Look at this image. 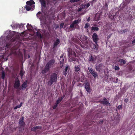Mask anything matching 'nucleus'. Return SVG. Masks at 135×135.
I'll use <instances>...</instances> for the list:
<instances>
[{
    "mask_svg": "<svg viewBox=\"0 0 135 135\" xmlns=\"http://www.w3.org/2000/svg\"><path fill=\"white\" fill-rule=\"evenodd\" d=\"M55 62L54 59H52L50 60L46 65L44 69L42 70V73L44 74L49 71L50 68L53 66Z\"/></svg>",
    "mask_w": 135,
    "mask_h": 135,
    "instance_id": "1",
    "label": "nucleus"
},
{
    "mask_svg": "<svg viewBox=\"0 0 135 135\" xmlns=\"http://www.w3.org/2000/svg\"><path fill=\"white\" fill-rule=\"evenodd\" d=\"M92 38L93 41L95 43V44H93V48L95 51L97 52L99 48V46L97 44V43L99 39L97 34L95 33H94L92 36Z\"/></svg>",
    "mask_w": 135,
    "mask_h": 135,
    "instance_id": "2",
    "label": "nucleus"
},
{
    "mask_svg": "<svg viewBox=\"0 0 135 135\" xmlns=\"http://www.w3.org/2000/svg\"><path fill=\"white\" fill-rule=\"evenodd\" d=\"M57 74L55 73H52L50 76L49 81L47 83L48 85L51 86L54 83L57 81Z\"/></svg>",
    "mask_w": 135,
    "mask_h": 135,
    "instance_id": "3",
    "label": "nucleus"
},
{
    "mask_svg": "<svg viewBox=\"0 0 135 135\" xmlns=\"http://www.w3.org/2000/svg\"><path fill=\"white\" fill-rule=\"evenodd\" d=\"M120 18L119 15V12L117 11L115 13H113L111 15L110 18L113 21L115 20L118 21Z\"/></svg>",
    "mask_w": 135,
    "mask_h": 135,
    "instance_id": "4",
    "label": "nucleus"
},
{
    "mask_svg": "<svg viewBox=\"0 0 135 135\" xmlns=\"http://www.w3.org/2000/svg\"><path fill=\"white\" fill-rule=\"evenodd\" d=\"M99 102L101 104H103L104 105L106 106H110V104L109 102L107 100V99L105 97L103 98V99L102 100H100Z\"/></svg>",
    "mask_w": 135,
    "mask_h": 135,
    "instance_id": "5",
    "label": "nucleus"
},
{
    "mask_svg": "<svg viewBox=\"0 0 135 135\" xmlns=\"http://www.w3.org/2000/svg\"><path fill=\"white\" fill-rule=\"evenodd\" d=\"M20 85V82L18 78H16L15 79V83L14 84V87L16 89L19 88Z\"/></svg>",
    "mask_w": 135,
    "mask_h": 135,
    "instance_id": "6",
    "label": "nucleus"
},
{
    "mask_svg": "<svg viewBox=\"0 0 135 135\" xmlns=\"http://www.w3.org/2000/svg\"><path fill=\"white\" fill-rule=\"evenodd\" d=\"M103 66V64L100 63L96 66L95 69L97 71L100 72L101 70H102Z\"/></svg>",
    "mask_w": 135,
    "mask_h": 135,
    "instance_id": "7",
    "label": "nucleus"
},
{
    "mask_svg": "<svg viewBox=\"0 0 135 135\" xmlns=\"http://www.w3.org/2000/svg\"><path fill=\"white\" fill-rule=\"evenodd\" d=\"M78 20H77L74 21L70 25V28H73L74 26L76 27L78 24L79 23Z\"/></svg>",
    "mask_w": 135,
    "mask_h": 135,
    "instance_id": "8",
    "label": "nucleus"
},
{
    "mask_svg": "<svg viewBox=\"0 0 135 135\" xmlns=\"http://www.w3.org/2000/svg\"><path fill=\"white\" fill-rule=\"evenodd\" d=\"M85 88L87 92L90 93V85L88 83H86L85 85Z\"/></svg>",
    "mask_w": 135,
    "mask_h": 135,
    "instance_id": "9",
    "label": "nucleus"
},
{
    "mask_svg": "<svg viewBox=\"0 0 135 135\" xmlns=\"http://www.w3.org/2000/svg\"><path fill=\"white\" fill-rule=\"evenodd\" d=\"M12 27L16 28H20L21 27L23 28L24 27V25L22 24H15L13 25Z\"/></svg>",
    "mask_w": 135,
    "mask_h": 135,
    "instance_id": "10",
    "label": "nucleus"
},
{
    "mask_svg": "<svg viewBox=\"0 0 135 135\" xmlns=\"http://www.w3.org/2000/svg\"><path fill=\"white\" fill-rule=\"evenodd\" d=\"M12 42H8L7 43L5 46V50H9L12 46Z\"/></svg>",
    "mask_w": 135,
    "mask_h": 135,
    "instance_id": "11",
    "label": "nucleus"
},
{
    "mask_svg": "<svg viewBox=\"0 0 135 135\" xmlns=\"http://www.w3.org/2000/svg\"><path fill=\"white\" fill-rule=\"evenodd\" d=\"M24 119V117H23L21 118L20 119L19 123L20 125V127L21 126L23 127L25 124V123L23 121Z\"/></svg>",
    "mask_w": 135,
    "mask_h": 135,
    "instance_id": "12",
    "label": "nucleus"
},
{
    "mask_svg": "<svg viewBox=\"0 0 135 135\" xmlns=\"http://www.w3.org/2000/svg\"><path fill=\"white\" fill-rule=\"evenodd\" d=\"M65 97V94H63V95L61 97L58 98V99L56 101L55 104H58Z\"/></svg>",
    "mask_w": 135,
    "mask_h": 135,
    "instance_id": "13",
    "label": "nucleus"
},
{
    "mask_svg": "<svg viewBox=\"0 0 135 135\" xmlns=\"http://www.w3.org/2000/svg\"><path fill=\"white\" fill-rule=\"evenodd\" d=\"M27 81H25V82L21 85V89L23 90V89H25L27 86Z\"/></svg>",
    "mask_w": 135,
    "mask_h": 135,
    "instance_id": "14",
    "label": "nucleus"
},
{
    "mask_svg": "<svg viewBox=\"0 0 135 135\" xmlns=\"http://www.w3.org/2000/svg\"><path fill=\"white\" fill-rule=\"evenodd\" d=\"M96 57H94L92 55H91L89 57L88 60L90 62H93L96 60Z\"/></svg>",
    "mask_w": 135,
    "mask_h": 135,
    "instance_id": "15",
    "label": "nucleus"
},
{
    "mask_svg": "<svg viewBox=\"0 0 135 135\" xmlns=\"http://www.w3.org/2000/svg\"><path fill=\"white\" fill-rule=\"evenodd\" d=\"M26 4L27 5L31 6L33 4H35V2L31 0L30 1H27L26 2Z\"/></svg>",
    "mask_w": 135,
    "mask_h": 135,
    "instance_id": "16",
    "label": "nucleus"
},
{
    "mask_svg": "<svg viewBox=\"0 0 135 135\" xmlns=\"http://www.w3.org/2000/svg\"><path fill=\"white\" fill-rule=\"evenodd\" d=\"M69 56H68L69 57V58L70 59H71V61H76V60H77L76 58L75 57H71L72 55L71 54H69L70 53L69 52Z\"/></svg>",
    "mask_w": 135,
    "mask_h": 135,
    "instance_id": "17",
    "label": "nucleus"
},
{
    "mask_svg": "<svg viewBox=\"0 0 135 135\" xmlns=\"http://www.w3.org/2000/svg\"><path fill=\"white\" fill-rule=\"evenodd\" d=\"M41 128V127L39 126H36L34 127L31 129V130L33 131L34 132H35L36 130L38 129Z\"/></svg>",
    "mask_w": 135,
    "mask_h": 135,
    "instance_id": "18",
    "label": "nucleus"
},
{
    "mask_svg": "<svg viewBox=\"0 0 135 135\" xmlns=\"http://www.w3.org/2000/svg\"><path fill=\"white\" fill-rule=\"evenodd\" d=\"M59 43V40L58 38H57L56 40V41L55 42L54 44L53 48H55L56 46H57L58 45V44Z\"/></svg>",
    "mask_w": 135,
    "mask_h": 135,
    "instance_id": "19",
    "label": "nucleus"
},
{
    "mask_svg": "<svg viewBox=\"0 0 135 135\" xmlns=\"http://www.w3.org/2000/svg\"><path fill=\"white\" fill-rule=\"evenodd\" d=\"M95 20L96 21H97L100 20V15L99 14H96L95 17Z\"/></svg>",
    "mask_w": 135,
    "mask_h": 135,
    "instance_id": "20",
    "label": "nucleus"
},
{
    "mask_svg": "<svg viewBox=\"0 0 135 135\" xmlns=\"http://www.w3.org/2000/svg\"><path fill=\"white\" fill-rule=\"evenodd\" d=\"M103 9L106 11H108V5L106 3H105L103 6Z\"/></svg>",
    "mask_w": 135,
    "mask_h": 135,
    "instance_id": "21",
    "label": "nucleus"
},
{
    "mask_svg": "<svg viewBox=\"0 0 135 135\" xmlns=\"http://www.w3.org/2000/svg\"><path fill=\"white\" fill-rule=\"evenodd\" d=\"M68 69V67L67 66L65 68V69L63 71V74L65 76H66L67 74V71Z\"/></svg>",
    "mask_w": 135,
    "mask_h": 135,
    "instance_id": "22",
    "label": "nucleus"
},
{
    "mask_svg": "<svg viewBox=\"0 0 135 135\" xmlns=\"http://www.w3.org/2000/svg\"><path fill=\"white\" fill-rule=\"evenodd\" d=\"M41 5L44 7H46V3L45 0H40Z\"/></svg>",
    "mask_w": 135,
    "mask_h": 135,
    "instance_id": "23",
    "label": "nucleus"
},
{
    "mask_svg": "<svg viewBox=\"0 0 135 135\" xmlns=\"http://www.w3.org/2000/svg\"><path fill=\"white\" fill-rule=\"evenodd\" d=\"M25 8L26 10L27 11H30L31 9H32V10H33V8L32 7H31L30 6L28 5L26 6Z\"/></svg>",
    "mask_w": 135,
    "mask_h": 135,
    "instance_id": "24",
    "label": "nucleus"
},
{
    "mask_svg": "<svg viewBox=\"0 0 135 135\" xmlns=\"http://www.w3.org/2000/svg\"><path fill=\"white\" fill-rule=\"evenodd\" d=\"M91 30L93 31H98L99 30V28L95 27H92L91 28Z\"/></svg>",
    "mask_w": 135,
    "mask_h": 135,
    "instance_id": "25",
    "label": "nucleus"
},
{
    "mask_svg": "<svg viewBox=\"0 0 135 135\" xmlns=\"http://www.w3.org/2000/svg\"><path fill=\"white\" fill-rule=\"evenodd\" d=\"M22 103L21 102L19 105H17L15 107H14L13 108L15 110L17 109L18 108H20L22 105Z\"/></svg>",
    "mask_w": 135,
    "mask_h": 135,
    "instance_id": "26",
    "label": "nucleus"
},
{
    "mask_svg": "<svg viewBox=\"0 0 135 135\" xmlns=\"http://www.w3.org/2000/svg\"><path fill=\"white\" fill-rule=\"evenodd\" d=\"M37 36L39 38H42L41 33L38 31H37L36 32Z\"/></svg>",
    "mask_w": 135,
    "mask_h": 135,
    "instance_id": "27",
    "label": "nucleus"
},
{
    "mask_svg": "<svg viewBox=\"0 0 135 135\" xmlns=\"http://www.w3.org/2000/svg\"><path fill=\"white\" fill-rule=\"evenodd\" d=\"M5 72L2 70V71L1 77L2 79H4L5 77Z\"/></svg>",
    "mask_w": 135,
    "mask_h": 135,
    "instance_id": "28",
    "label": "nucleus"
},
{
    "mask_svg": "<svg viewBox=\"0 0 135 135\" xmlns=\"http://www.w3.org/2000/svg\"><path fill=\"white\" fill-rule=\"evenodd\" d=\"M75 70V72H78L80 70V68L78 66H75L74 68Z\"/></svg>",
    "mask_w": 135,
    "mask_h": 135,
    "instance_id": "29",
    "label": "nucleus"
},
{
    "mask_svg": "<svg viewBox=\"0 0 135 135\" xmlns=\"http://www.w3.org/2000/svg\"><path fill=\"white\" fill-rule=\"evenodd\" d=\"M91 74L95 78H96L97 77H98V75L97 73L95 71H94L93 73H92Z\"/></svg>",
    "mask_w": 135,
    "mask_h": 135,
    "instance_id": "30",
    "label": "nucleus"
},
{
    "mask_svg": "<svg viewBox=\"0 0 135 135\" xmlns=\"http://www.w3.org/2000/svg\"><path fill=\"white\" fill-rule=\"evenodd\" d=\"M119 62H120L121 63H123L124 64H125L126 63V60L123 59H119L118 61Z\"/></svg>",
    "mask_w": 135,
    "mask_h": 135,
    "instance_id": "31",
    "label": "nucleus"
},
{
    "mask_svg": "<svg viewBox=\"0 0 135 135\" xmlns=\"http://www.w3.org/2000/svg\"><path fill=\"white\" fill-rule=\"evenodd\" d=\"M88 122L87 124L89 126H90L93 123V121H92L90 120H88Z\"/></svg>",
    "mask_w": 135,
    "mask_h": 135,
    "instance_id": "32",
    "label": "nucleus"
},
{
    "mask_svg": "<svg viewBox=\"0 0 135 135\" xmlns=\"http://www.w3.org/2000/svg\"><path fill=\"white\" fill-rule=\"evenodd\" d=\"M24 74V71L22 70H21L20 71V75L21 77L22 78L23 77Z\"/></svg>",
    "mask_w": 135,
    "mask_h": 135,
    "instance_id": "33",
    "label": "nucleus"
},
{
    "mask_svg": "<svg viewBox=\"0 0 135 135\" xmlns=\"http://www.w3.org/2000/svg\"><path fill=\"white\" fill-rule=\"evenodd\" d=\"M88 69L89 70V72L91 74L92 73H93V72L94 71L92 69V68L88 67Z\"/></svg>",
    "mask_w": 135,
    "mask_h": 135,
    "instance_id": "34",
    "label": "nucleus"
},
{
    "mask_svg": "<svg viewBox=\"0 0 135 135\" xmlns=\"http://www.w3.org/2000/svg\"><path fill=\"white\" fill-rule=\"evenodd\" d=\"M27 27L28 30L31 29V28H32V27L31 25H29L28 23L27 25Z\"/></svg>",
    "mask_w": 135,
    "mask_h": 135,
    "instance_id": "35",
    "label": "nucleus"
},
{
    "mask_svg": "<svg viewBox=\"0 0 135 135\" xmlns=\"http://www.w3.org/2000/svg\"><path fill=\"white\" fill-rule=\"evenodd\" d=\"M89 24L88 23H86L85 26L84 27L85 28H88L89 26Z\"/></svg>",
    "mask_w": 135,
    "mask_h": 135,
    "instance_id": "36",
    "label": "nucleus"
},
{
    "mask_svg": "<svg viewBox=\"0 0 135 135\" xmlns=\"http://www.w3.org/2000/svg\"><path fill=\"white\" fill-rule=\"evenodd\" d=\"M114 69L116 70H119V68L118 66H117L115 65L114 67Z\"/></svg>",
    "mask_w": 135,
    "mask_h": 135,
    "instance_id": "37",
    "label": "nucleus"
},
{
    "mask_svg": "<svg viewBox=\"0 0 135 135\" xmlns=\"http://www.w3.org/2000/svg\"><path fill=\"white\" fill-rule=\"evenodd\" d=\"M80 0H70V1L71 3L77 2L79 1Z\"/></svg>",
    "mask_w": 135,
    "mask_h": 135,
    "instance_id": "38",
    "label": "nucleus"
},
{
    "mask_svg": "<svg viewBox=\"0 0 135 135\" xmlns=\"http://www.w3.org/2000/svg\"><path fill=\"white\" fill-rule=\"evenodd\" d=\"M58 104H56L54 105L53 107V109H55L58 106Z\"/></svg>",
    "mask_w": 135,
    "mask_h": 135,
    "instance_id": "39",
    "label": "nucleus"
},
{
    "mask_svg": "<svg viewBox=\"0 0 135 135\" xmlns=\"http://www.w3.org/2000/svg\"><path fill=\"white\" fill-rule=\"evenodd\" d=\"M64 25V23H60V28H62L63 27Z\"/></svg>",
    "mask_w": 135,
    "mask_h": 135,
    "instance_id": "40",
    "label": "nucleus"
},
{
    "mask_svg": "<svg viewBox=\"0 0 135 135\" xmlns=\"http://www.w3.org/2000/svg\"><path fill=\"white\" fill-rule=\"evenodd\" d=\"M122 105H118L117 107V108L119 110H120V109H122Z\"/></svg>",
    "mask_w": 135,
    "mask_h": 135,
    "instance_id": "41",
    "label": "nucleus"
},
{
    "mask_svg": "<svg viewBox=\"0 0 135 135\" xmlns=\"http://www.w3.org/2000/svg\"><path fill=\"white\" fill-rule=\"evenodd\" d=\"M41 14V12H40L39 11V12H38L37 13V14H36V15L37 16V17H38V15H40Z\"/></svg>",
    "mask_w": 135,
    "mask_h": 135,
    "instance_id": "42",
    "label": "nucleus"
},
{
    "mask_svg": "<svg viewBox=\"0 0 135 135\" xmlns=\"http://www.w3.org/2000/svg\"><path fill=\"white\" fill-rule=\"evenodd\" d=\"M128 101V100L127 99H124V102L126 103H127Z\"/></svg>",
    "mask_w": 135,
    "mask_h": 135,
    "instance_id": "43",
    "label": "nucleus"
},
{
    "mask_svg": "<svg viewBox=\"0 0 135 135\" xmlns=\"http://www.w3.org/2000/svg\"><path fill=\"white\" fill-rule=\"evenodd\" d=\"M62 61H60V64H64V62H63L64 61V59H62Z\"/></svg>",
    "mask_w": 135,
    "mask_h": 135,
    "instance_id": "44",
    "label": "nucleus"
},
{
    "mask_svg": "<svg viewBox=\"0 0 135 135\" xmlns=\"http://www.w3.org/2000/svg\"><path fill=\"white\" fill-rule=\"evenodd\" d=\"M90 18L89 17H88L87 19V21L88 22H89L90 21Z\"/></svg>",
    "mask_w": 135,
    "mask_h": 135,
    "instance_id": "45",
    "label": "nucleus"
},
{
    "mask_svg": "<svg viewBox=\"0 0 135 135\" xmlns=\"http://www.w3.org/2000/svg\"><path fill=\"white\" fill-rule=\"evenodd\" d=\"M135 43V39L133 40L132 42V44H133Z\"/></svg>",
    "mask_w": 135,
    "mask_h": 135,
    "instance_id": "46",
    "label": "nucleus"
},
{
    "mask_svg": "<svg viewBox=\"0 0 135 135\" xmlns=\"http://www.w3.org/2000/svg\"><path fill=\"white\" fill-rule=\"evenodd\" d=\"M81 9H82V8H79L78 9L79 11H81Z\"/></svg>",
    "mask_w": 135,
    "mask_h": 135,
    "instance_id": "47",
    "label": "nucleus"
},
{
    "mask_svg": "<svg viewBox=\"0 0 135 135\" xmlns=\"http://www.w3.org/2000/svg\"><path fill=\"white\" fill-rule=\"evenodd\" d=\"M124 30L125 32H127L128 31V29H125Z\"/></svg>",
    "mask_w": 135,
    "mask_h": 135,
    "instance_id": "48",
    "label": "nucleus"
},
{
    "mask_svg": "<svg viewBox=\"0 0 135 135\" xmlns=\"http://www.w3.org/2000/svg\"><path fill=\"white\" fill-rule=\"evenodd\" d=\"M121 32H122V33H125L124 31V30H123L122 31H121Z\"/></svg>",
    "mask_w": 135,
    "mask_h": 135,
    "instance_id": "49",
    "label": "nucleus"
},
{
    "mask_svg": "<svg viewBox=\"0 0 135 135\" xmlns=\"http://www.w3.org/2000/svg\"><path fill=\"white\" fill-rule=\"evenodd\" d=\"M89 6H90V4H89L88 3V4H87V7H89Z\"/></svg>",
    "mask_w": 135,
    "mask_h": 135,
    "instance_id": "50",
    "label": "nucleus"
},
{
    "mask_svg": "<svg viewBox=\"0 0 135 135\" xmlns=\"http://www.w3.org/2000/svg\"><path fill=\"white\" fill-rule=\"evenodd\" d=\"M100 122H101V123H103V120H102Z\"/></svg>",
    "mask_w": 135,
    "mask_h": 135,
    "instance_id": "51",
    "label": "nucleus"
},
{
    "mask_svg": "<svg viewBox=\"0 0 135 135\" xmlns=\"http://www.w3.org/2000/svg\"><path fill=\"white\" fill-rule=\"evenodd\" d=\"M63 57V56L62 55V56H60V58H61L62 57Z\"/></svg>",
    "mask_w": 135,
    "mask_h": 135,
    "instance_id": "52",
    "label": "nucleus"
},
{
    "mask_svg": "<svg viewBox=\"0 0 135 135\" xmlns=\"http://www.w3.org/2000/svg\"><path fill=\"white\" fill-rule=\"evenodd\" d=\"M119 118V116H117V118Z\"/></svg>",
    "mask_w": 135,
    "mask_h": 135,
    "instance_id": "53",
    "label": "nucleus"
},
{
    "mask_svg": "<svg viewBox=\"0 0 135 135\" xmlns=\"http://www.w3.org/2000/svg\"><path fill=\"white\" fill-rule=\"evenodd\" d=\"M116 80H118V78H116Z\"/></svg>",
    "mask_w": 135,
    "mask_h": 135,
    "instance_id": "54",
    "label": "nucleus"
},
{
    "mask_svg": "<svg viewBox=\"0 0 135 135\" xmlns=\"http://www.w3.org/2000/svg\"><path fill=\"white\" fill-rule=\"evenodd\" d=\"M56 0H54V1H56Z\"/></svg>",
    "mask_w": 135,
    "mask_h": 135,
    "instance_id": "55",
    "label": "nucleus"
},
{
    "mask_svg": "<svg viewBox=\"0 0 135 135\" xmlns=\"http://www.w3.org/2000/svg\"><path fill=\"white\" fill-rule=\"evenodd\" d=\"M29 57H30V56H28V57L29 58Z\"/></svg>",
    "mask_w": 135,
    "mask_h": 135,
    "instance_id": "56",
    "label": "nucleus"
},
{
    "mask_svg": "<svg viewBox=\"0 0 135 135\" xmlns=\"http://www.w3.org/2000/svg\"><path fill=\"white\" fill-rule=\"evenodd\" d=\"M20 90H21V89L20 88Z\"/></svg>",
    "mask_w": 135,
    "mask_h": 135,
    "instance_id": "57",
    "label": "nucleus"
},
{
    "mask_svg": "<svg viewBox=\"0 0 135 135\" xmlns=\"http://www.w3.org/2000/svg\"><path fill=\"white\" fill-rule=\"evenodd\" d=\"M34 6L33 7V8H34Z\"/></svg>",
    "mask_w": 135,
    "mask_h": 135,
    "instance_id": "58",
    "label": "nucleus"
}]
</instances>
